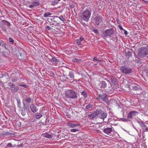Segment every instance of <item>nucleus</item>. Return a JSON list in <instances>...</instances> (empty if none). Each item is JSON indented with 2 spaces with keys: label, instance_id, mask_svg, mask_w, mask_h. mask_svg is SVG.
<instances>
[{
  "label": "nucleus",
  "instance_id": "52",
  "mask_svg": "<svg viewBox=\"0 0 148 148\" xmlns=\"http://www.w3.org/2000/svg\"><path fill=\"white\" fill-rule=\"evenodd\" d=\"M122 121H123L125 122L127 121L128 120L126 119L123 118L122 119Z\"/></svg>",
  "mask_w": 148,
  "mask_h": 148
},
{
  "label": "nucleus",
  "instance_id": "64",
  "mask_svg": "<svg viewBox=\"0 0 148 148\" xmlns=\"http://www.w3.org/2000/svg\"><path fill=\"white\" fill-rule=\"evenodd\" d=\"M58 0V1H60L61 0Z\"/></svg>",
  "mask_w": 148,
  "mask_h": 148
},
{
  "label": "nucleus",
  "instance_id": "62",
  "mask_svg": "<svg viewBox=\"0 0 148 148\" xmlns=\"http://www.w3.org/2000/svg\"><path fill=\"white\" fill-rule=\"evenodd\" d=\"M57 3V2H56H56L54 1V3Z\"/></svg>",
  "mask_w": 148,
  "mask_h": 148
},
{
  "label": "nucleus",
  "instance_id": "29",
  "mask_svg": "<svg viewBox=\"0 0 148 148\" xmlns=\"http://www.w3.org/2000/svg\"><path fill=\"white\" fill-rule=\"evenodd\" d=\"M14 88H12V92H15L17 90H18V87H15V86H14Z\"/></svg>",
  "mask_w": 148,
  "mask_h": 148
},
{
  "label": "nucleus",
  "instance_id": "57",
  "mask_svg": "<svg viewBox=\"0 0 148 148\" xmlns=\"http://www.w3.org/2000/svg\"><path fill=\"white\" fill-rule=\"evenodd\" d=\"M98 63H97V62L96 63L94 64V66H95Z\"/></svg>",
  "mask_w": 148,
  "mask_h": 148
},
{
  "label": "nucleus",
  "instance_id": "60",
  "mask_svg": "<svg viewBox=\"0 0 148 148\" xmlns=\"http://www.w3.org/2000/svg\"><path fill=\"white\" fill-rule=\"evenodd\" d=\"M3 0L4 1V2H5L7 1V0Z\"/></svg>",
  "mask_w": 148,
  "mask_h": 148
},
{
  "label": "nucleus",
  "instance_id": "53",
  "mask_svg": "<svg viewBox=\"0 0 148 148\" xmlns=\"http://www.w3.org/2000/svg\"><path fill=\"white\" fill-rule=\"evenodd\" d=\"M123 30L124 31V34L125 35H127L128 34L127 32L124 29Z\"/></svg>",
  "mask_w": 148,
  "mask_h": 148
},
{
  "label": "nucleus",
  "instance_id": "45",
  "mask_svg": "<svg viewBox=\"0 0 148 148\" xmlns=\"http://www.w3.org/2000/svg\"><path fill=\"white\" fill-rule=\"evenodd\" d=\"M94 32L96 34H98L99 33L97 29L94 30Z\"/></svg>",
  "mask_w": 148,
  "mask_h": 148
},
{
  "label": "nucleus",
  "instance_id": "11",
  "mask_svg": "<svg viewBox=\"0 0 148 148\" xmlns=\"http://www.w3.org/2000/svg\"><path fill=\"white\" fill-rule=\"evenodd\" d=\"M138 112L135 111H132L129 112L127 115V117L129 119H132V118L138 114Z\"/></svg>",
  "mask_w": 148,
  "mask_h": 148
},
{
  "label": "nucleus",
  "instance_id": "19",
  "mask_svg": "<svg viewBox=\"0 0 148 148\" xmlns=\"http://www.w3.org/2000/svg\"><path fill=\"white\" fill-rule=\"evenodd\" d=\"M68 76L71 80H73L74 79V73L72 71L69 72Z\"/></svg>",
  "mask_w": 148,
  "mask_h": 148
},
{
  "label": "nucleus",
  "instance_id": "30",
  "mask_svg": "<svg viewBox=\"0 0 148 148\" xmlns=\"http://www.w3.org/2000/svg\"><path fill=\"white\" fill-rule=\"evenodd\" d=\"M82 95L84 96V98H85L87 97V95L86 92L85 91H83L82 92Z\"/></svg>",
  "mask_w": 148,
  "mask_h": 148
},
{
  "label": "nucleus",
  "instance_id": "25",
  "mask_svg": "<svg viewBox=\"0 0 148 148\" xmlns=\"http://www.w3.org/2000/svg\"><path fill=\"white\" fill-rule=\"evenodd\" d=\"M2 23L3 24H5L8 26H9L10 25V24L9 22L5 20H3Z\"/></svg>",
  "mask_w": 148,
  "mask_h": 148
},
{
  "label": "nucleus",
  "instance_id": "17",
  "mask_svg": "<svg viewBox=\"0 0 148 148\" xmlns=\"http://www.w3.org/2000/svg\"><path fill=\"white\" fill-rule=\"evenodd\" d=\"M132 89L134 90H140L141 88L138 85L134 84L132 86Z\"/></svg>",
  "mask_w": 148,
  "mask_h": 148
},
{
  "label": "nucleus",
  "instance_id": "18",
  "mask_svg": "<svg viewBox=\"0 0 148 148\" xmlns=\"http://www.w3.org/2000/svg\"><path fill=\"white\" fill-rule=\"evenodd\" d=\"M20 56L22 59H25L27 57L25 51H23L20 53Z\"/></svg>",
  "mask_w": 148,
  "mask_h": 148
},
{
  "label": "nucleus",
  "instance_id": "49",
  "mask_svg": "<svg viewBox=\"0 0 148 148\" xmlns=\"http://www.w3.org/2000/svg\"><path fill=\"white\" fill-rule=\"evenodd\" d=\"M46 28L49 30H50L51 29V28L48 25H47L46 27Z\"/></svg>",
  "mask_w": 148,
  "mask_h": 148
},
{
  "label": "nucleus",
  "instance_id": "50",
  "mask_svg": "<svg viewBox=\"0 0 148 148\" xmlns=\"http://www.w3.org/2000/svg\"><path fill=\"white\" fill-rule=\"evenodd\" d=\"M119 29H120L121 30H123L124 29H123V27H122L121 26H120V25H119Z\"/></svg>",
  "mask_w": 148,
  "mask_h": 148
},
{
  "label": "nucleus",
  "instance_id": "48",
  "mask_svg": "<svg viewBox=\"0 0 148 148\" xmlns=\"http://www.w3.org/2000/svg\"><path fill=\"white\" fill-rule=\"evenodd\" d=\"M144 123L143 125H142L141 127L143 128V129L144 130L145 129V127H146Z\"/></svg>",
  "mask_w": 148,
  "mask_h": 148
},
{
  "label": "nucleus",
  "instance_id": "13",
  "mask_svg": "<svg viewBox=\"0 0 148 148\" xmlns=\"http://www.w3.org/2000/svg\"><path fill=\"white\" fill-rule=\"evenodd\" d=\"M101 112L99 114V115L100 114L101 115L99 116V117L103 120L105 118H106L107 113L106 112H103L102 110L101 109Z\"/></svg>",
  "mask_w": 148,
  "mask_h": 148
},
{
  "label": "nucleus",
  "instance_id": "41",
  "mask_svg": "<svg viewBox=\"0 0 148 148\" xmlns=\"http://www.w3.org/2000/svg\"><path fill=\"white\" fill-rule=\"evenodd\" d=\"M12 146V145L11 143H8L7 145V146L8 147H11Z\"/></svg>",
  "mask_w": 148,
  "mask_h": 148
},
{
  "label": "nucleus",
  "instance_id": "54",
  "mask_svg": "<svg viewBox=\"0 0 148 148\" xmlns=\"http://www.w3.org/2000/svg\"><path fill=\"white\" fill-rule=\"evenodd\" d=\"M101 59H97L96 61L97 62V63H98L99 62H101Z\"/></svg>",
  "mask_w": 148,
  "mask_h": 148
},
{
  "label": "nucleus",
  "instance_id": "10",
  "mask_svg": "<svg viewBox=\"0 0 148 148\" xmlns=\"http://www.w3.org/2000/svg\"><path fill=\"white\" fill-rule=\"evenodd\" d=\"M107 84L104 81H101L99 82L97 86V88L99 90H101L102 88H104L106 87Z\"/></svg>",
  "mask_w": 148,
  "mask_h": 148
},
{
  "label": "nucleus",
  "instance_id": "35",
  "mask_svg": "<svg viewBox=\"0 0 148 148\" xmlns=\"http://www.w3.org/2000/svg\"><path fill=\"white\" fill-rule=\"evenodd\" d=\"M8 85L11 88H12L14 86H15L13 84H12L11 82H10L8 83Z\"/></svg>",
  "mask_w": 148,
  "mask_h": 148
},
{
  "label": "nucleus",
  "instance_id": "27",
  "mask_svg": "<svg viewBox=\"0 0 148 148\" xmlns=\"http://www.w3.org/2000/svg\"><path fill=\"white\" fill-rule=\"evenodd\" d=\"M52 14L49 12H48L46 13H45L44 15V16L45 18L46 17H49V16L52 15Z\"/></svg>",
  "mask_w": 148,
  "mask_h": 148
},
{
  "label": "nucleus",
  "instance_id": "31",
  "mask_svg": "<svg viewBox=\"0 0 148 148\" xmlns=\"http://www.w3.org/2000/svg\"><path fill=\"white\" fill-rule=\"evenodd\" d=\"M76 43L78 45H79L82 44L81 41H80L78 39H77L76 40Z\"/></svg>",
  "mask_w": 148,
  "mask_h": 148
},
{
  "label": "nucleus",
  "instance_id": "8",
  "mask_svg": "<svg viewBox=\"0 0 148 148\" xmlns=\"http://www.w3.org/2000/svg\"><path fill=\"white\" fill-rule=\"evenodd\" d=\"M99 99H101L103 101L106 103H108L109 102L108 99L107 95L106 94L104 93L103 94H100L99 95Z\"/></svg>",
  "mask_w": 148,
  "mask_h": 148
},
{
  "label": "nucleus",
  "instance_id": "16",
  "mask_svg": "<svg viewBox=\"0 0 148 148\" xmlns=\"http://www.w3.org/2000/svg\"><path fill=\"white\" fill-rule=\"evenodd\" d=\"M30 108L32 111L33 112H36L38 110V109L36 108L35 105L33 104L31 105Z\"/></svg>",
  "mask_w": 148,
  "mask_h": 148
},
{
  "label": "nucleus",
  "instance_id": "26",
  "mask_svg": "<svg viewBox=\"0 0 148 148\" xmlns=\"http://www.w3.org/2000/svg\"><path fill=\"white\" fill-rule=\"evenodd\" d=\"M32 3L34 6H38L40 4L39 2L38 1H34L32 2Z\"/></svg>",
  "mask_w": 148,
  "mask_h": 148
},
{
  "label": "nucleus",
  "instance_id": "59",
  "mask_svg": "<svg viewBox=\"0 0 148 148\" xmlns=\"http://www.w3.org/2000/svg\"><path fill=\"white\" fill-rule=\"evenodd\" d=\"M147 74L148 75V70H147L146 71Z\"/></svg>",
  "mask_w": 148,
  "mask_h": 148
},
{
  "label": "nucleus",
  "instance_id": "58",
  "mask_svg": "<svg viewBox=\"0 0 148 148\" xmlns=\"http://www.w3.org/2000/svg\"><path fill=\"white\" fill-rule=\"evenodd\" d=\"M136 61H137V62H138H138H139V61H139V60H135V61H136Z\"/></svg>",
  "mask_w": 148,
  "mask_h": 148
},
{
  "label": "nucleus",
  "instance_id": "22",
  "mask_svg": "<svg viewBox=\"0 0 148 148\" xmlns=\"http://www.w3.org/2000/svg\"><path fill=\"white\" fill-rule=\"evenodd\" d=\"M34 116L37 119H39L42 116V115L40 113L38 112L35 114L34 115Z\"/></svg>",
  "mask_w": 148,
  "mask_h": 148
},
{
  "label": "nucleus",
  "instance_id": "47",
  "mask_svg": "<svg viewBox=\"0 0 148 148\" xmlns=\"http://www.w3.org/2000/svg\"><path fill=\"white\" fill-rule=\"evenodd\" d=\"M34 7V5L33 4L32 5H29V8H32Z\"/></svg>",
  "mask_w": 148,
  "mask_h": 148
},
{
  "label": "nucleus",
  "instance_id": "33",
  "mask_svg": "<svg viewBox=\"0 0 148 148\" xmlns=\"http://www.w3.org/2000/svg\"><path fill=\"white\" fill-rule=\"evenodd\" d=\"M79 131V130L77 129H72L70 130V131L72 132H75Z\"/></svg>",
  "mask_w": 148,
  "mask_h": 148
},
{
  "label": "nucleus",
  "instance_id": "46",
  "mask_svg": "<svg viewBox=\"0 0 148 148\" xmlns=\"http://www.w3.org/2000/svg\"><path fill=\"white\" fill-rule=\"evenodd\" d=\"M97 57H94L92 60L93 61H97Z\"/></svg>",
  "mask_w": 148,
  "mask_h": 148
},
{
  "label": "nucleus",
  "instance_id": "23",
  "mask_svg": "<svg viewBox=\"0 0 148 148\" xmlns=\"http://www.w3.org/2000/svg\"><path fill=\"white\" fill-rule=\"evenodd\" d=\"M93 105L91 103H88V104L86 106V108L88 109L92 108Z\"/></svg>",
  "mask_w": 148,
  "mask_h": 148
},
{
  "label": "nucleus",
  "instance_id": "14",
  "mask_svg": "<svg viewBox=\"0 0 148 148\" xmlns=\"http://www.w3.org/2000/svg\"><path fill=\"white\" fill-rule=\"evenodd\" d=\"M28 107V105H26V104L23 103V108L21 110V114L22 115L24 116L26 114L25 109H27Z\"/></svg>",
  "mask_w": 148,
  "mask_h": 148
},
{
  "label": "nucleus",
  "instance_id": "37",
  "mask_svg": "<svg viewBox=\"0 0 148 148\" xmlns=\"http://www.w3.org/2000/svg\"><path fill=\"white\" fill-rule=\"evenodd\" d=\"M9 42H10L13 43L14 42L13 39L11 37H9Z\"/></svg>",
  "mask_w": 148,
  "mask_h": 148
},
{
  "label": "nucleus",
  "instance_id": "28",
  "mask_svg": "<svg viewBox=\"0 0 148 148\" xmlns=\"http://www.w3.org/2000/svg\"><path fill=\"white\" fill-rule=\"evenodd\" d=\"M82 60L81 59H78L77 58H74L73 60V62H80Z\"/></svg>",
  "mask_w": 148,
  "mask_h": 148
},
{
  "label": "nucleus",
  "instance_id": "5",
  "mask_svg": "<svg viewBox=\"0 0 148 148\" xmlns=\"http://www.w3.org/2000/svg\"><path fill=\"white\" fill-rule=\"evenodd\" d=\"M120 69L122 73L126 75L130 74L132 72V69L127 66H122Z\"/></svg>",
  "mask_w": 148,
  "mask_h": 148
},
{
  "label": "nucleus",
  "instance_id": "15",
  "mask_svg": "<svg viewBox=\"0 0 148 148\" xmlns=\"http://www.w3.org/2000/svg\"><path fill=\"white\" fill-rule=\"evenodd\" d=\"M67 125L69 127L73 128L75 127H77L80 125V124L78 123H67Z\"/></svg>",
  "mask_w": 148,
  "mask_h": 148
},
{
  "label": "nucleus",
  "instance_id": "3",
  "mask_svg": "<svg viewBox=\"0 0 148 148\" xmlns=\"http://www.w3.org/2000/svg\"><path fill=\"white\" fill-rule=\"evenodd\" d=\"M65 95L66 97L71 99H76L77 97V93L73 90H66Z\"/></svg>",
  "mask_w": 148,
  "mask_h": 148
},
{
  "label": "nucleus",
  "instance_id": "42",
  "mask_svg": "<svg viewBox=\"0 0 148 148\" xmlns=\"http://www.w3.org/2000/svg\"><path fill=\"white\" fill-rule=\"evenodd\" d=\"M78 39L79 40H80V41L82 42V40H84V38L82 36H80L79 39Z\"/></svg>",
  "mask_w": 148,
  "mask_h": 148
},
{
  "label": "nucleus",
  "instance_id": "20",
  "mask_svg": "<svg viewBox=\"0 0 148 148\" xmlns=\"http://www.w3.org/2000/svg\"><path fill=\"white\" fill-rule=\"evenodd\" d=\"M43 137L48 138L49 139H51L52 138V136L51 135L47 133H45L43 134Z\"/></svg>",
  "mask_w": 148,
  "mask_h": 148
},
{
  "label": "nucleus",
  "instance_id": "24",
  "mask_svg": "<svg viewBox=\"0 0 148 148\" xmlns=\"http://www.w3.org/2000/svg\"><path fill=\"white\" fill-rule=\"evenodd\" d=\"M16 100L17 101L18 107L20 108H21V103L20 100L19 99H17Z\"/></svg>",
  "mask_w": 148,
  "mask_h": 148
},
{
  "label": "nucleus",
  "instance_id": "43",
  "mask_svg": "<svg viewBox=\"0 0 148 148\" xmlns=\"http://www.w3.org/2000/svg\"><path fill=\"white\" fill-rule=\"evenodd\" d=\"M53 21L54 23L53 22H52V25H54L55 24V25H56L58 24V23L56 21Z\"/></svg>",
  "mask_w": 148,
  "mask_h": 148
},
{
  "label": "nucleus",
  "instance_id": "2",
  "mask_svg": "<svg viewBox=\"0 0 148 148\" xmlns=\"http://www.w3.org/2000/svg\"><path fill=\"white\" fill-rule=\"evenodd\" d=\"M138 55L140 58H144L148 55V47H143L139 49Z\"/></svg>",
  "mask_w": 148,
  "mask_h": 148
},
{
  "label": "nucleus",
  "instance_id": "40",
  "mask_svg": "<svg viewBox=\"0 0 148 148\" xmlns=\"http://www.w3.org/2000/svg\"><path fill=\"white\" fill-rule=\"evenodd\" d=\"M134 83L133 82H132V81H131L130 80L129 81L128 85H129L130 86L131 85H134Z\"/></svg>",
  "mask_w": 148,
  "mask_h": 148
},
{
  "label": "nucleus",
  "instance_id": "6",
  "mask_svg": "<svg viewBox=\"0 0 148 148\" xmlns=\"http://www.w3.org/2000/svg\"><path fill=\"white\" fill-rule=\"evenodd\" d=\"M101 111L100 109H97L90 114L88 115V118L90 119L95 118L96 116L99 115L101 113Z\"/></svg>",
  "mask_w": 148,
  "mask_h": 148
},
{
  "label": "nucleus",
  "instance_id": "63",
  "mask_svg": "<svg viewBox=\"0 0 148 148\" xmlns=\"http://www.w3.org/2000/svg\"><path fill=\"white\" fill-rule=\"evenodd\" d=\"M146 3H148V1H145Z\"/></svg>",
  "mask_w": 148,
  "mask_h": 148
},
{
  "label": "nucleus",
  "instance_id": "51",
  "mask_svg": "<svg viewBox=\"0 0 148 148\" xmlns=\"http://www.w3.org/2000/svg\"><path fill=\"white\" fill-rule=\"evenodd\" d=\"M54 1L56 2V1L54 0L53 1V2L51 4H52V5H54L55 4L58 3H54Z\"/></svg>",
  "mask_w": 148,
  "mask_h": 148
},
{
  "label": "nucleus",
  "instance_id": "32",
  "mask_svg": "<svg viewBox=\"0 0 148 148\" xmlns=\"http://www.w3.org/2000/svg\"><path fill=\"white\" fill-rule=\"evenodd\" d=\"M52 60L53 62H59V60L55 57L52 58Z\"/></svg>",
  "mask_w": 148,
  "mask_h": 148
},
{
  "label": "nucleus",
  "instance_id": "55",
  "mask_svg": "<svg viewBox=\"0 0 148 148\" xmlns=\"http://www.w3.org/2000/svg\"><path fill=\"white\" fill-rule=\"evenodd\" d=\"M66 116H67L68 117H69V118H71V115H69V114H67V115H66Z\"/></svg>",
  "mask_w": 148,
  "mask_h": 148
},
{
  "label": "nucleus",
  "instance_id": "34",
  "mask_svg": "<svg viewBox=\"0 0 148 148\" xmlns=\"http://www.w3.org/2000/svg\"><path fill=\"white\" fill-rule=\"evenodd\" d=\"M18 86H21V87H23L25 88H27L28 87L27 86V85H25V84H20L18 85Z\"/></svg>",
  "mask_w": 148,
  "mask_h": 148
},
{
  "label": "nucleus",
  "instance_id": "38",
  "mask_svg": "<svg viewBox=\"0 0 148 148\" xmlns=\"http://www.w3.org/2000/svg\"><path fill=\"white\" fill-rule=\"evenodd\" d=\"M126 54H127L126 56L127 57L128 56L129 57L132 55L131 52H130V51L127 52Z\"/></svg>",
  "mask_w": 148,
  "mask_h": 148
},
{
  "label": "nucleus",
  "instance_id": "1",
  "mask_svg": "<svg viewBox=\"0 0 148 148\" xmlns=\"http://www.w3.org/2000/svg\"><path fill=\"white\" fill-rule=\"evenodd\" d=\"M91 11L90 8L87 7L85 10L83 12L80 16L82 20L88 22L91 15Z\"/></svg>",
  "mask_w": 148,
  "mask_h": 148
},
{
  "label": "nucleus",
  "instance_id": "39",
  "mask_svg": "<svg viewBox=\"0 0 148 148\" xmlns=\"http://www.w3.org/2000/svg\"><path fill=\"white\" fill-rule=\"evenodd\" d=\"M138 122L140 126H142L144 124L143 122L142 121H138Z\"/></svg>",
  "mask_w": 148,
  "mask_h": 148
},
{
  "label": "nucleus",
  "instance_id": "9",
  "mask_svg": "<svg viewBox=\"0 0 148 148\" xmlns=\"http://www.w3.org/2000/svg\"><path fill=\"white\" fill-rule=\"evenodd\" d=\"M33 101V99L29 97H28L26 96L24 98L23 100V103L25 104L26 103V105H28V104H29L30 103L32 102Z\"/></svg>",
  "mask_w": 148,
  "mask_h": 148
},
{
  "label": "nucleus",
  "instance_id": "36",
  "mask_svg": "<svg viewBox=\"0 0 148 148\" xmlns=\"http://www.w3.org/2000/svg\"><path fill=\"white\" fill-rule=\"evenodd\" d=\"M1 27H2V30L3 31L5 32L7 30L5 26L3 25Z\"/></svg>",
  "mask_w": 148,
  "mask_h": 148
},
{
  "label": "nucleus",
  "instance_id": "21",
  "mask_svg": "<svg viewBox=\"0 0 148 148\" xmlns=\"http://www.w3.org/2000/svg\"><path fill=\"white\" fill-rule=\"evenodd\" d=\"M53 17H54V18H59L62 21H63V22L64 23H65V21H66V20L64 19V18H63V16L62 15H61L59 17H58V16H53Z\"/></svg>",
  "mask_w": 148,
  "mask_h": 148
},
{
  "label": "nucleus",
  "instance_id": "7",
  "mask_svg": "<svg viewBox=\"0 0 148 148\" xmlns=\"http://www.w3.org/2000/svg\"><path fill=\"white\" fill-rule=\"evenodd\" d=\"M114 32L113 29L112 28H110L105 31L103 33V35L105 37L110 36L113 35L114 34Z\"/></svg>",
  "mask_w": 148,
  "mask_h": 148
},
{
  "label": "nucleus",
  "instance_id": "44",
  "mask_svg": "<svg viewBox=\"0 0 148 148\" xmlns=\"http://www.w3.org/2000/svg\"><path fill=\"white\" fill-rule=\"evenodd\" d=\"M17 79H15L13 78L12 79V81L13 82H15L17 81Z\"/></svg>",
  "mask_w": 148,
  "mask_h": 148
},
{
  "label": "nucleus",
  "instance_id": "56",
  "mask_svg": "<svg viewBox=\"0 0 148 148\" xmlns=\"http://www.w3.org/2000/svg\"><path fill=\"white\" fill-rule=\"evenodd\" d=\"M144 130H148V127L146 126V127H145V129H144Z\"/></svg>",
  "mask_w": 148,
  "mask_h": 148
},
{
  "label": "nucleus",
  "instance_id": "4",
  "mask_svg": "<svg viewBox=\"0 0 148 148\" xmlns=\"http://www.w3.org/2000/svg\"><path fill=\"white\" fill-rule=\"evenodd\" d=\"M95 21V25L98 27H101L105 26V25L103 23V18L99 16H96L94 18Z\"/></svg>",
  "mask_w": 148,
  "mask_h": 148
},
{
  "label": "nucleus",
  "instance_id": "12",
  "mask_svg": "<svg viewBox=\"0 0 148 148\" xmlns=\"http://www.w3.org/2000/svg\"><path fill=\"white\" fill-rule=\"evenodd\" d=\"M113 132V129L112 128L106 127L103 129V132L106 134L111 135V132Z\"/></svg>",
  "mask_w": 148,
  "mask_h": 148
},
{
  "label": "nucleus",
  "instance_id": "61",
  "mask_svg": "<svg viewBox=\"0 0 148 148\" xmlns=\"http://www.w3.org/2000/svg\"><path fill=\"white\" fill-rule=\"evenodd\" d=\"M66 79H68V77H66Z\"/></svg>",
  "mask_w": 148,
  "mask_h": 148
}]
</instances>
